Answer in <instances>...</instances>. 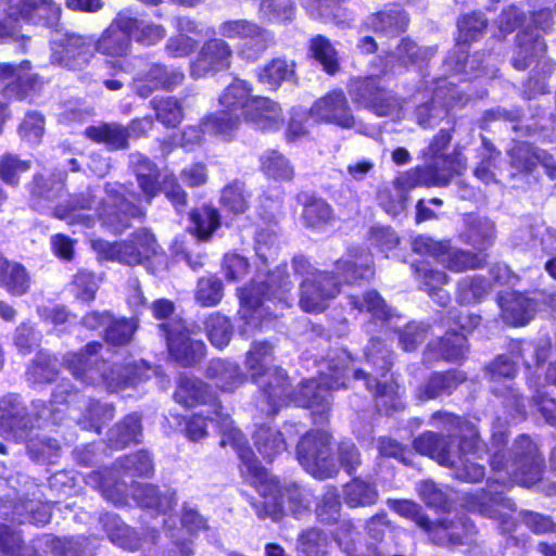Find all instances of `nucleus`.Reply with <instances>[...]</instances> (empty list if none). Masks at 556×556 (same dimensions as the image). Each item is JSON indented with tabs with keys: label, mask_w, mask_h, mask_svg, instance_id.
Instances as JSON below:
<instances>
[{
	"label": "nucleus",
	"mask_w": 556,
	"mask_h": 556,
	"mask_svg": "<svg viewBox=\"0 0 556 556\" xmlns=\"http://www.w3.org/2000/svg\"><path fill=\"white\" fill-rule=\"evenodd\" d=\"M308 114L316 123L336 125L341 129H357V131H361L362 128L342 90L329 91L315 100Z\"/></svg>",
	"instance_id": "nucleus-18"
},
{
	"label": "nucleus",
	"mask_w": 556,
	"mask_h": 556,
	"mask_svg": "<svg viewBox=\"0 0 556 556\" xmlns=\"http://www.w3.org/2000/svg\"><path fill=\"white\" fill-rule=\"evenodd\" d=\"M128 476H146L153 471V463L146 451L127 455L117 460L116 469H103L92 471L86 476V483L101 491L102 495L114 504H122L125 501L127 486L118 481V472Z\"/></svg>",
	"instance_id": "nucleus-9"
},
{
	"label": "nucleus",
	"mask_w": 556,
	"mask_h": 556,
	"mask_svg": "<svg viewBox=\"0 0 556 556\" xmlns=\"http://www.w3.org/2000/svg\"><path fill=\"white\" fill-rule=\"evenodd\" d=\"M302 217L306 226L317 228L333 219V211L326 201L312 199L304 205Z\"/></svg>",
	"instance_id": "nucleus-60"
},
{
	"label": "nucleus",
	"mask_w": 556,
	"mask_h": 556,
	"mask_svg": "<svg viewBox=\"0 0 556 556\" xmlns=\"http://www.w3.org/2000/svg\"><path fill=\"white\" fill-rule=\"evenodd\" d=\"M295 75V63L285 58H275L257 71L261 84L269 90H276L283 81L291 80Z\"/></svg>",
	"instance_id": "nucleus-43"
},
{
	"label": "nucleus",
	"mask_w": 556,
	"mask_h": 556,
	"mask_svg": "<svg viewBox=\"0 0 556 556\" xmlns=\"http://www.w3.org/2000/svg\"><path fill=\"white\" fill-rule=\"evenodd\" d=\"M352 358L346 350L332 351L328 358L319 363L318 379L302 381L298 390L289 392L287 376L285 375V401H279L273 393L267 400L269 405L268 414H276L278 409L289 403L296 406L312 409L313 415H318L320 422L324 415L330 409V390H338L346 386L350 371H353L355 379H365L366 389L377 397H392L396 392V384L391 380H378L366 375L362 369L352 368Z\"/></svg>",
	"instance_id": "nucleus-1"
},
{
	"label": "nucleus",
	"mask_w": 556,
	"mask_h": 556,
	"mask_svg": "<svg viewBox=\"0 0 556 556\" xmlns=\"http://www.w3.org/2000/svg\"><path fill=\"white\" fill-rule=\"evenodd\" d=\"M330 441L331 437L326 431H309L302 437L296 447L300 464L318 479L330 478L338 471L331 454Z\"/></svg>",
	"instance_id": "nucleus-12"
},
{
	"label": "nucleus",
	"mask_w": 556,
	"mask_h": 556,
	"mask_svg": "<svg viewBox=\"0 0 556 556\" xmlns=\"http://www.w3.org/2000/svg\"><path fill=\"white\" fill-rule=\"evenodd\" d=\"M34 427V418L17 395L10 394L0 400V433H12L15 440L24 441Z\"/></svg>",
	"instance_id": "nucleus-26"
},
{
	"label": "nucleus",
	"mask_w": 556,
	"mask_h": 556,
	"mask_svg": "<svg viewBox=\"0 0 556 556\" xmlns=\"http://www.w3.org/2000/svg\"><path fill=\"white\" fill-rule=\"evenodd\" d=\"M452 422L468 434H464L459 441L458 447L453 451L452 458L455 459L454 464L446 465L454 470L456 479L464 482H478L484 477V467L478 465L473 459L481 458L483 450L479 447V438L476 430L467 421L458 417L448 416Z\"/></svg>",
	"instance_id": "nucleus-14"
},
{
	"label": "nucleus",
	"mask_w": 556,
	"mask_h": 556,
	"mask_svg": "<svg viewBox=\"0 0 556 556\" xmlns=\"http://www.w3.org/2000/svg\"><path fill=\"white\" fill-rule=\"evenodd\" d=\"M16 519L22 522L47 523L50 519L49 507L35 500H23L14 507Z\"/></svg>",
	"instance_id": "nucleus-59"
},
{
	"label": "nucleus",
	"mask_w": 556,
	"mask_h": 556,
	"mask_svg": "<svg viewBox=\"0 0 556 556\" xmlns=\"http://www.w3.org/2000/svg\"><path fill=\"white\" fill-rule=\"evenodd\" d=\"M458 37L457 43L445 60V66L454 74H469L475 71H484L481 66L478 55L468 56L465 43L480 38L486 28V20L478 13L464 15L457 24Z\"/></svg>",
	"instance_id": "nucleus-13"
},
{
	"label": "nucleus",
	"mask_w": 556,
	"mask_h": 556,
	"mask_svg": "<svg viewBox=\"0 0 556 556\" xmlns=\"http://www.w3.org/2000/svg\"><path fill=\"white\" fill-rule=\"evenodd\" d=\"M106 198L102 207H96L97 216L114 233H121L130 227L131 218H141L144 212L124 195V188L117 184H108Z\"/></svg>",
	"instance_id": "nucleus-17"
},
{
	"label": "nucleus",
	"mask_w": 556,
	"mask_h": 556,
	"mask_svg": "<svg viewBox=\"0 0 556 556\" xmlns=\"http://www.w3.org/2000/svg\"><path fill=\"white\" fill-rule=\"evenodd\" d=\"M464 505L470 511L496 520L503 532L511 531L516 525L513 517L515 503L497 492L493 484H489L488 491L467 494Z\"/></svg>",
	"instance_id": "nucleus-15"
},
{
	"label": "nucleus",
	"mask_w": 556,
	"mask_h": 556,
	"mask_svg": "<svg viewBox=\"0 0 556 556\" xmlns=\"http://www.w3.org/2000/svg\"><path fill=\"white\" fill-rule=\"evenodd\" d=\"M102 349L100 342H90L77 352L65 353L62 356V365L84 386L114 392L132 384L136 379L134 366L110 365L100 355Z\"/></svg>",
	"instance_id": "nucleus-5"
},
{
	"label": "nucleus",
	"mask_w": 556,
	"mask_h": 556,
	"mask_svg": "<svg viewBox=\"0 0 556 556\" xmlns=\"http://www.w3.org/2000/svg\"><path fill=\"white\" fill-rule=\"evenodd\" d=\"M407 24V16L399 8H392L369 15L364 22L363 27L377 34L392 37L405 31Z\"/></svg>",
	"instance_id": "nucleus-38"
},
{
	"label": "nucleus",
	"mask_w": 556,
	"mask_h": 556,
	"mask_svg": "<svg viewBox=\"0 0 556 556\" xmlns=\"http://www.w3.org/2000/svg\"><path fill=\"white\" fill-rule=\"evenodd\" d=\"M309 50L312 55L323 65L325 72L333 75L339 71L338 53L326 37L321 35L314 37L311 40Z\"/></svg>",
	"instance_id": "nucleus-54"
},
{
	"label": "nucleus",
	"mask_w": 556,
	"mask_h": 556,
	"mask_svg": "<svg viewBox=\"0 0 556 556\" xmlns=\"http://www.w3.org/2000/svg\"><path fill=\"white\" fill-rule=\"evenodd\" d=\"M127 29L130 38L143 46H154L166 36V29L160 25L131 15L130 11L124 10Z\"/></svg>",
	"instance_id": "nucleus-47"
},
{
	"label": "nucleus",
	"mask_w": 556,
	"mask_h": 556,
	"mask_svg": "<svg viewBox=\"0 0 556 556\" xmlns=\"http://www.w3.org/2000/svg\"><path fill=\"white\" fill-rule=\"evenodd\" d=\"M10 17L28 23L55 27L61 17V8L52 0H9Z\"/></svg>",
	"instance_id": "nucleus-27"
},
{
	"label": "nucleus",
	"mask_w": 556,
	"mask_h": 556,
	"mask_svg": "<svg viewBox=\"0 0 556 556\" xmlns=\"http://www.w3.org/2000/svg\"><path fill=\"white\" fill-rule=\"evenodd\" d=\"M458 101L460 97L454 83H447L445 79L437 80L431 102L422 103L416 109L418 124L425 128L438 125L447 115L450 108Z\"/></svg>",
	"instance_id": "nucleus-21"
},
{
	"label": "nucleus",
	"mask_w": 556,
	"mask_h": 556,
	"mask_svg": "<svg viewBox=\"0 0 556 556\" xmlns=\"http://www.w3.org/2000/svg\"><path fill=\"white\" fill-rule=\"evenodd\" d=\"M232 49L223 39L206 40L190 65L192 77L201 78L227 70L231 64Z\"/></svg>",
	"instance_id": "nucleus-24"
},
{
	"label": "nucleus",
	"mask_w": 556,
	"mask_h": 556,
	"mask_svg": "<svg viewBox=\"0 0 556 556\" xmlns=\"http://www.w3.org/2000/svg\"><path fill=\"white\" fill-rule=\"evenodd\" d=\"M300 433L295 425H286L283 431L269 426L258 427L253 435L254 446L257 452L267 460L287 450V441L294 440Z\"/></svg>",
	"instance_id": "nucleus-30"
},
{
	"label": "nucleus",
	"mask_w": 556,
	"mask_h": 556,
	"mask_svg": "<svg viewBox=\"0 0 556 556\" xmlns=\"http://www.w3.org/2000/svg\"><path fill=\"white\" fill-rule=\"evenodd\" d=\"M448 185V177L440 174L437 166L415 167L400 174L393 181V187L401 194H405L419 186L445 187Z\"/></svg>",
	"instance_id": "nucleus-31"
},
{
	"label": "nucleus",
	"mask_w": 556,
	"mask_h": 556,
	"mask_svg": "<svg viewBox=\"0 0 556 556\" xmlns=\"http://www.w3.org/2000/svg\"><path fill=\"white\" fill-rule=\"evenodd\" d=\"M327 546V535L317 529L303 532L299 539V551L303 556H326Z\"/></svg>",
	"instance_id": "nucleus-64"
},
{
	"label": "nucleus",
	"mask_w": 556,
	"mask_h": 556,
	"mask_svg": "<svg viewBox=\"0 0 556 556\" xmlns=\"http://www.w3.org/2000/svg\"><path fill=\"white\" fill-rule=\"evenodd\" d=\"M348 88L355 103L371 110L377 116H399V100L386 89L379 88L376 79L353 78Z\"/></svg>",
	"instance_id": "nucleus-19"
},
{
	"label": "nucleus",
	"mask_w": 556,
	"mask_h": 556,
	"mask_svg": "<svg viewBox=\"0 0 556 556\" xmlns=\"http://www.w3.org/2000/svg\"><path fill=\"white\" fill-rule=\"evenodd\" d=\"M206 377L216 388L224 392H232L244 382V375L240 367L225 359H213L206 368Z\"/></svg>",
	"instance_id": "nucleus-39"
},
{
	"label": "nucleus",
	"mask_w": 556,
	"mask_h": 556,
	"mask_svg": "<svg viewBox=\"0 0 556 556\" xmlns=\"http://www.w3.org/2000/svg\"><path fill=\"white\" fill-rule=\"evenodd\" d=\"M174 397L176 402L185 406L212 403L214 406L215 418L211 419L215 420L219 428L222 435L219 443L220 446L225 447L230 445L237 452V446L232 443L231 440V431H238L241 435L243 434L239 429L232 426V420L230 419L229 415L222 412L220 404L216 403L214 394L208 391L206 384L195 378L181 377L179 379Z\"/></svg>",
	"instance_id": "nucleus-11"
},
{
	"label": "nucleus",
	"mask_w": 556,
	"mask_h": 556,
	"mask_svg": "<svg viewBox=\"0 0 556 556\" xmlns=\"http://www.w3.org/2000/svg\"><path fill=\"white\" fill-rule=\"evenodd\" d=\"M414 447L418 453L429 456L442 466L455 463V459L452 458L454 450L451 448L450 440L437 433L421 434L415 440Z\"/></svg>",
	"instance_id": "nucleus-40"
},
{
	"label": "nucleus",
	"mask_w": 556,
	"mask_h": 556,
	"mask_svg": "<svg viewBox=\"0 0 556 556\" xmlns=\"http://www.w3.org/2000/svg\"><path fill=\"white\" fill-rule=\"evenodd\" d=\"M495 225L488 217L469 214L464 217V229L459 232L463 242L479 250H486L495 240Z\"/></svg>",
	"instance_id": "nucleus-32"
},
{
	"label": "nucleus",
	"mask_w": 556,
	"mask_h": 556,
	"mask_svg": "<svg viewBox=\"0 0 556 556\" xmlns=\"http://www.w3.org/2000/svg\"><path fill=\"white\" fill-rule=\"evenodd\" d=\"M170 355L182 366L200 362L205 354L203 341L190 337L186 325L178 320L160 325Z\"/></svg>",
	"instance_id": "nucleus-20"
},
{
	"label": "nucleus",
	"mask_w": 556,
	"mask_h": 556,
	"mask_svg": "<svg viewBox=\"0 0 556 556\" xmlns=\"http://www.w3.org/2000/svg\"><path fill=\"white\" fill-rule=\"evenodd\" d=\"M238 129V118L228 114H212L204 117L197 126H189L180 135L178 144L187 150L200 144L205 135L230 139Z\"/></svg>",
	"instance_id": "nucleus-23"
},
{
	"label": "nucleus",
	"mask_w": 556,
	"mask_h": 556,
	"mask_svg": "<svg viewBox=\"0 0 556 556\" xmlns=\"http://www.w3.org/2000/svg\"><path fill=\"white\" fill-rule=\"evenodd\" d=\"M94 198L96 195L88 193L87 198L73 200L68 207L58 206L54 210V216L66 220L68 224H81L91 227L96 223V215L87 212L94 208Z\"/></svg>",
	"instance_id": "nucleus-48"
},
{
	"label": "nucleus",
	"mask_w": 556,
	"mask_h": 556,
	"mask_svg": "<svg viewBox=\"0 0 556 556\" xmlns=\"http://www.w3.org/2000/svg\"><path fill=\"white\" fill-rule=\"evenodd\" d=\"M253 99L250 84L245 80L235 79L219 97V103L224 110L217 114L226 113L228 116L236 117L239 125L241 116L245 115Z\"/></svg>",
	"instance_id": "nucleus-35"
},
{
	"label": "nucleus",
	"mask_w": 556,
	"mask_h": 556,
	"mask_svg": "<svg viewBox=\"0 0 556 556\" xmlns=\"http://www.w3.org/2000/svg\"><path fill=\"white\" fill-rule=\"evenodd\" d=\"M502 316L506 324L521 326L529 323L535 313V303L529 298L514 293L501 303Z\"/></svg>",
	"instance_id": "nucleus-44"
},
{
	"label": "nucleus",
	"mask_w": 556,
	"mask_h": 556,
	"mask_svg": "<svg viewBox=\"0 0 556 556\" xmlns=\"http://www.w3.org/2000/svg\"><path fill=\"white\" fill-rule=\"evenodd\" d=\"M141 437V420L136 414L126 416L109 432V443L115 448H124L130 443H138Z\"/></svg>",
	"instance_id": "nucleus-50"
},
{
	"label": "nucleus",
	"mask_w": 556,
	"mask_h": 556,
	"mask_svg": "<svg viewBox=\"0 0 556 556\" xmlns=\"http://www.w3.org/2000/svg\"><path fill=\"white\" fill-rule=\"evenodd\" d=\"M349 304L358 312H366L375 319L389 321L397 315L389 307L382 296L376 290L364 292L361 296L351 295Z\"/></svg>",
	"instance_id": "nucleus-46"
},
{
	"label": "nucleus",
	"mask_w": 556,
	"mask_h": 556,
	"mask_svg": "<svg viewBox=\"0 0 556 556\" xmlns=\"http://www.w3.org/2000/svg\"><path fill=\"white\" fill-rule=\"evenodd\" d=\"M546 45L540 35L531 29H525L517 35L516 47L511 56V64L516 70L523 71L533 62V74L526 84L525 92L528 97L547 92L545 77L555 70V63L545 56Z\"/></svg>",
	"instance_id": "nucleus-8"
},
{
	"label": "nucleus",
	"mask_w": 556,
	"mask_h": 556,
	"mask_svg": "<svg viewBox=\"0 0 556 556\" xmlns=\"http://www.w3.org/2000/svg\"><path fill=\"white\" fill-rule=\"evenodd\" d=\"M371 256L365 251H350L336 263V270L321 271L312 267L303 256H295L291 263L294 276L302 278L300 283V306L307 313L323 312L328 302L340 292V275L346 283L358 279H369L374 275Z\"/></svg>",
	"instance_id": "nucleus-2"
},
{
	"label": "nucleus",
	"mask_w": 556,
	"mask_h": 556,
	"mask_svg": "<svg viewBox=\"0 0 556 556\" xmlns=\"http://www.w3.org/2000/svg\"><path fill=\"white\" fill-rule=\"evenodd\" d=\"M415 271L420 280L421 289L434 298L439 305L445 306L450 301L448 293L442 289L447 279L445 273L429 268L426 264L416 265Z\"/></svg>",
	"instance_id": "nucleus-49"
},
{
	"label": "nucleus",
	"mask_w": 556,
	"mask_h": 556,
	"mask_svg": "<svg viewBox=\"0 0 556 556\" xmlns=\"http://www.w3.org/2000/svg\"><path fill=\"white\" fill-rule=\"evenodd\" d=\"M540 150L527 142H517L509 152L511 166L518 172H531L539 164Z\"/></svg>",
	"instance_id": "nucleus-63"
},
{
	"label": "nucleus",
	"mask_w": 556,
	"mask_h": 556,
	"mask_svg": "<svg viewBox=\"0 0 556 556\" xmlns=\"http://www.w3.org/2000/svg\"><path fill=\"white\" fill-rule=\"evenodd\" d=\"M255 31L249 33L245 35L243 39H245L241 53L247 59H256L261 54H263L273 43H274V35L268 29H265L254 23Z\"/></svg>",
	"instance_id": "nucleus-56"
},
{
	"label": "nucleus",
	"mask_w": 556,
	"mask_h": 556,
	"mask_svg": "<svg viewBox=\"0 0 556 556\" xmlns=\"http://www.w3.org/2000/svg\"><path fill=\"white\" fill-rule=\"evenodd\" d=\"M274 348L270 343L254 342L247 353L245 366L266 401L273 393L285 401V370L271 367Z\"/></svg>",
	"instance_id": "nucleus-10"
},
{
	"label": "nucleus",
	"mask_w": 556,
	"mask_h": 556,
	"mask_svg": "<svg viewBox=\"0 0 556 556\" xmlns=\"http://www.w3.org/2000/svg\"><path fill=\"white\" fill-rule=\"evenodd\" d=\"M205 330L208 340L217 349L227 346L232 336L230 320L220 314H212L206 318Z\"/></svg>",
	"instance_id": "nucleus-57"
},
{
	"label": "nucleus",
	"mask_w": 556,
	"mask_h": 556,
	"mask_svg": "<svg viewBox=\"0 0 556 556\" xmlns=\"http://www.w3.org/2000/svg\"><path fill=\"white\" fill-rule=\"evenodd\" d=\"M81 399L83 395L77 389L68 381H62L52 394L51 407L40 400L33 402L35 419L38 421L51 418L53 422H59L62 418H59L56 413L66 410L70 418L76 420L83 428L100 433L101 427L114 417V407L96 401H84L83 406L76 407Z\"/></svg>",
	"instance_id": "nucleus-6"
},
{
	"label": "nucleus",
	"mask_w": 556,
	"mask_h": 556,
	"mask_svg": "<svg viewBox=\"0 0 556 556\" xmlns=\"http://www.w3.org/2000/svg\"><path fill=\"white\" fill-rule=\"evenodd\" d=\"M127 23L128 21H125V13L123 11L118 12L110 26L94 40L96 51L112 58L127 55L131 47Z\"/></svg>",
	"instance_id": "nucleus-28"
},
{
	"label": "nucleus",
	"mask_w": 556,
	"mask_h": 556,
	"mask_svg": "<svg viewBox=\"0 0 556 556\" xmlns=\"http://www.w3.org/2000/svg\"><path fill=\"white\" fill-rule=\"evenodd\" d=\"M232 443L237 446V453L241 460V475L255 486L265 498L262 503L252 502L260 519L270 518L278 521L285 515L283 504L287 510L295 518H301L311 506L309 494L295 483L279 488L278 481L260 465L253 451L247 446V441L238 431H231Z\"/></svg>",
	"instance_id": "nucleus-3"
},
{
	"label": "nucleus",
	"mask_w": 556,
	"mask_h": 556,
	"mask_svg": "<svg viewBox=\"0 0 556 556\" xmlns=\"http://www.w3.org/2000/svg\"><path fill=\"white\" fill-rule=\"evenodd\" d=\"M92 249L104 260L117 262L128 266L143 264L140 253L136 251L131 236L127 240L109 242L102 239L91 241Z\"/></svg>",
	"instance_id": "nucleus-34"
},
{
	"label": "nucleus",
	"mask_w": 556,
	"mask_h": 556,
	"mask_svg": "<svg viewBox=\"0 0 556 556\" xmlns=\"http://www.w3.org/2000/svg\"><path fill=\"white\" fill-rule=\"evenodd\" d=\"M185 74L177 68H167L160 63L150 64L134 77V89L142 98L160 89L173 90L181 85Z\"/></svg>",
	"instance_id": "nucleus-25"
},
{
	"label": "nucleus",
	"mask_w": 556,
	"mask_h": 556,
	"mask_svg": "<svg viewBox=\"0 0 556 556\" xmlns=\"http://www.w3.org/2000/svg\"><path fill=\"white\" fill-rule=\"evenodd\" d=\"M514 459L504 464L505 454L496 451L491 456V467L498 477L495 481L502 485L509 482L530 488L536 483L543 471V458L536 445L527 435H520L514 444Z\"/></svg>",
	"instance_id": "nucleus-7"
},
{
	"label": "nucleus",
	"mask_w": 556,
	"mask_h": 556,
	"mask_svg": "<svg viewBox=\"0 0 556 556\" xmlns=\"http://www.w3.org/2000/svg\"><path fill=\"white\" fill-rule=\"evenodd\" d=\"M250 194L240 182L227 185L220 197L223 207L235 215L244 213L249 207Z\"/></svg>",
	"instance_id": "nucleus-58"
},
{
	"label": "nucleus",
	"mask_w": 556,
	"mask_h": 556,
	"mask_svg": "<svg viewBox=\"0 0 556 556\" xmlns=\"http://www.w3.org/2000/svg\"><path fill=\"white\" fill-rule=\"evenodd\" d=\"M94 39L78 34L55 35L51 39V63L70 70L86 67L94 55Z\"/></svg>",
	"instance_id": "nucleus-16"
},
{
	"label": "nucleus",
	"mask_w": 556,
	"mask_h": 556,
	"mask_svg": "<svg viewBox=\"0 0 556 556\" xmlns=\"http://www.w3.org/2000/svg\"><path fill=\"white\" fill-rule=\"evenodd\" d=\"M261 168L267 177L276 180H290L293 177V167L277 151H267L262 155Z\"/></svg>",
	"instance_id": "nucleus-55"
},
{
	"label": "nucleus",
	"mask_w": 556,
	"mask_h": 556,
	"mask_svg": "<svg viewBox=\"0 0 556 556\" xmlns=\"http://www.w3.org/2000/svg\"><path fill=\"white\" fill-rule=\"evenodd\" d=\"M464 381V374L457 370L433 372L425 383L418 387L416 396L421 401H427L451 394Z\"/></svg>",
	"instance_id": "nucleus-36"
},
{
	"label": "nucleus",
	"mask_w": 556,
	"mask_h": 556,
	"mask_svg": "<svg viewBox=\"0 0 556 556\" xmlns=\"http://www.w3.org/2000/svg\"><path fill=\"white\" fill-rule=\"evenodd\" d=\"M294 0H263L260 14L268 22L291 21L295 14Z\"/></svg>",
	"instance_id": "nucleus-62"
},
{
	"label": "nucleus",
	"mask_w": 556,
	"mask_h": 556,
	"mask_svg": "<svg viewBox=\"0 0 556 556\" xmlns=\"http://www.w3.org/2000/svg\"><path fill=\"white\" fill-rule=\"evenodd\" d=\"M65 177L66 175L63 172L53 174L50 179L36 175L30 185V193L37 198L53 200L60 197L63 191Z\"/></svg>",
	"instance_id": "nucleus-61"
},
{
	"label": "nucleus",
	"mask_w": 556,
	"mask_h": 556,
	"mask_svg": "<svg viewBox=\"0 0 556 556\" xmlns=\"http://www.w3.org/2000/svg\"><path fill=\"white\" fill-rule=\"evenodd\" d=\"M378 497L374 485L359 479H354L344 488L345 503L351 507L372 505Z\"/></svg>",
	"instance_id": "nucleus-52"
},
{
	"label": "nucleus",
	"mask_w": 556,
	"mask_h": 556,
	"mask_svg": "<svg viewBox=\"0 0 556 556\" xmlns=\"http://www.w3.org/2000/svg\"><path fill=\"white\" fill-rule=\"evenodd\" d=\"M130 164L137 176V180L147 202L156 195L160 188L156 179L159 177L157 167L144 155L135 153L130 155Z\"/></svg>",
	"instance_id": "nucleus-45"
},
{
	"label": "nucleus",
	"mask_w": 556,
	"mask_h": 556,
	"mask_svg": "<svg viewBox=\"0 0 556 556\" xmlns=\"http://www.w3.org/2000/svg\"><path fill=\"white\" fill-rule=\"evenodd\" d=\"M88 139L97 143H104L112 150L127 148L129 130L117 123H102L85 129Z\"/></svg>",
	"instance_id": "nucleus-41"
},
{
	"label": "nucleus",
	"mask_w": 556,
	"mask_h": 556,
	"mask_svg": "<svg viewBox=\"0 0 556 556\" xmlns=\"http://www.w3.org/2000/svg\"><path fill=\"white\" fill-rule=\"evenodd\" d=\"M190 219L194 226L197 237L201 240H207L220 224L217 210L208 205L194 210Z\"/></svg>",
	"instance_id": "nucleus-53"
},
{
	"label": "nucleus",
	"mask_w": 556,
	"mask_h": 556,
	"mask_svg": "<svg viewBox=\"0 0 556 556\" xmlns=\"http://www.w3.org/2000/svg\"><path fill=\"white\" fill-rule=\"evenodd\" d=\"M435 47L419 46L409 38H402L388 53L382 73H400L410 67L422 68L435 55Z\"/></svg>",
	"instance_id": "nucleus-22"
},
{
	"label": "nucleus",
	"mask_w": 556,
	"mask_h": 556,
	"mask_svg": "<svg viewBox=\"0 0 556 556\" xmlns=\"http://www.w3.org/2000/svg\"><path fill=\"white\" fill-rule=\"evenodd\" d=\"M0 287L15 296L25 294L30 287V277L20 263L9 262L0 256Z\"/></svg>",
	"instance_id": "nucleus-42"
},
{
	"label": "nucleus",
	"mask_w": 556,
	"mask_h": 556,
	"mask_svg": "<svg viewBox=\"0 0 556 556\" xmlns=\"http://www.w3.org/2000/svg\"><path fill=\"white\" fill-rule=\"evenodd\" d=\"M484 262L482 256L460 249L451 248L447 243L439 261V263L444 265L447 269L455 273L480 268L483 266Z\"/></svg>",
	"instance_id": "nucleus-51"
},
{
	"label": "nucleus",
	"mask_w": 556,
	"mask_h": 556,
	"mask_svg": "<svg viewBox=\"0 0 556 556\" xmlns=\"http://www.w3.org/2000/svg\"><path fill=\"white\" fill-rule=\"evenodd\" d=\"M29 61H23L16 65L11 63L0 64V79L4 84L1 97L7 100H22L28 96V90L34 85Z\"/></svg>",
	"instance_id": "nucleus-29"
},
{
	"label": "nucleus",
	"mask_w": 556,
	"mask_h": 556,
	"mask_svg": "<svg viewBox=\"0 0 556 556\" xmlns=\"http://www.w3.org/2000/svg\"><path fill=\"white\" fill-rule=\"evenodd\" d=\"M293 286L287 265L278 266L264 281H253L239 293L241 318L249 326L262 327L267 317H278L292 305Z\"/></svg>",
	"instance_id": "nucleus-4"
},
{
	"label": "nucleus",
	"mask_w": 556,
	"mask_h": 556,
	"mask_svg": "<svg viewBox=\"0 0 556 556\" xmlns=\"http://www.w3.org/2000/svg\"><path fill=\"white\" fill-rule=\"evenodd\" d=\"M128 494H130L139 505L154 508L162 514H167L177 504L174 491L166 490L164 493H160L155 486L151 484L138 483L131 485L129 490L127 489L125 496Z\"/></svg>",
	"instance_id": "nucleus-37"
},
{
	"label": "nucleus",
	"mask_w": 556,
	"mask_h": 556,
	"mask_svg": "<svg viewBox=\"0 0 556 556\" xmlns=\"http://www.w3.org/2000/svg\"><path fill=\"white\" fill-rule=\"evenodd\" d=\"M244 116L256 128L267 131L279 129L283 122L281 108L268 98H254Z\"/></svg>",
	"instance_id": "nucleus-33"
}]
</instances>
